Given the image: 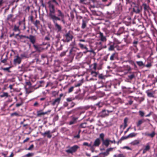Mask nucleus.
Here are the masks:
<instances>
[{
	"mask_svg": "<svg viewBox=\"0 0 157 157\" xmlns=\"http://www.w3.org/2000/svg\"><path fill=\"white\" fill-rule=\"evenodd\" d=\"M48 7L49 8V13L57 21H61L63 24L66 23L64 19V18H60L58 17H56L55 15V10L54 5L52 4L50 1L48 2Z\"/></svg>",
	"mask_w": 157,
	"mask_h": 157,
	"instance_id": "f257e3e1",
	"label": "nucleus"
},
{
	"mask_svg": "<svg viewBox=\"0 0 157 157\" xmlns=\"http://www.w3.org/2000/svg\"><path fill=\"white\" fill-rule=\"evenodd\" d=\"M110 108L112 109H104L102 110L100 113V116L102 117H105L108 116L109 115V113L113 112L115 109L114 107H111Z\"/></svg>",
	"mask_w": 157,
	"mask_h": 157,
	"instance_id": "f03ea898",
	"label": "nucleus"
},
{
	"mask_svg": "<svg viewBox=\"0 0 157 157\" xmlns=\"http://www.w3.org/2000/svg\"><path fill=\"white\" fill-rule=\"evenodd\" d=\"M48 17L50 19L52 20L54 24L55 28L56 29L58 32H60L62 30V27L57 23V21L52 17L49 13Z\"/></svg>",
	"mask_w": 157,
	"mask_h": 157,
	"instance_id": "7ed1b4c3",
	"label": "nucleus"
},
{
	"mask_svg": "<svg viewBox=\"0 0 157 157\" xmlns=\"http://www.w3.org/2000/svg\"><path fill=\"white\" fill-rule=\"evenodd\" d=\"M64 39L62 40L64 42H68L72 40L73 36L70 31L68 32L64 35Z\"/></svg>",
	"mask_w": 157,
	"mask_h": 157,
	"instance_id": "20e7f679",
	"label": "nucleus"
},
{
	"mask_svg": "<svg viewBox=\"0 0 157 157\" xmlns=\"http://www.w3.org/2000/svg\"><path fill=\"white\" fill-rule=\"evenodd\" d=\"M110 143L115 144L116 143V141L114 140H111L108 138H107L102 141V145L106 147H108Z\"/></svg>",
	"mask_w": 157,
	"mask_h": 157,
	"instance_id": "39448f33",
	"label": "nucleus"
},
{
	"mask_svg": "<svg viewBox=\"0 0 157 157\" xmlns=\"http://www.w3.org/2000/svg\"><path fill=\"white\" fill-rule=\"evenodd\" d=\"M50 45L49 44H47V46L45 48L42 46V45H34L33 46L35 49L36 50V51L39 52H40L45 49H47L48 47Z\"/></svg>",
	"mask_w": 157,
	"mask_h": 157,
	"instance_id": "423d86ee",
	"label": "nucleus"
},
{
	"mask_svg": "<svg viewBox=\"0 0 157 157\" xmlns=\"http://www.w3.org/2000/svg\"><path fill=\"white\" fill-rule=\"evenodd\" d=\"M79 147L76 145H75L71 147L68 149L66 150V151L68 153L73 154L76 151Z\"/></svg>",
	"mask_w": 157,
	"mask_h": 157,
	"instance_id": "0eeeda50",
	"label": "nucleus"
},
{
	"mask_svg": "<svg viewBox=\"0 0 157 157\" xmlns=\"http://www.w3.org/2000/svg\"><path fill=\"white\" fill-rule=\"evenodd\" d=\"M141 7H142V9L143 8L144 9V13L147 12L149 13L150 11H151V10L149 6L146 3H143L141 5Z\"/></svg>",
	"mask_w": 157,
	"mask_h": 157,
	"instance_id": "6e6552de",
	"label": "nucleus"
},
{
	"mask_svg": "<svg viewBox=\"0 0 157 157\" xmlns=\"http://www.w3.org/2000/svg\"><path fill=\"white\" fill-rule=\"evenodd\" d=\"M100 144L101 140L99 138H98L95 140L93 144H92V146H93V147H98Z\"/></svg>",
	"mask_w": 157,
	"mask_h": 157,
	"instance_id": "1a4fd4ad",
	"label": "nucleus"
},
{
	"mask_svg": "<svg viewBox=\"0 0 157 157\" xmlns=\"http://www.w3.org/2000/svg\"><path fill=\"white\" fill-rule=\"evenodd\" d=\"M21 61V58L18 55L15 57V58L13 60V63L15 65L17 64H20Z\"/></svg>",
	"mask_w": 157,
	"mask_h": 157,
	"instance_id": "9d476101",
	"label": "nucleus"
},
{
	"mask_svg": "<svg viewBox=\"0 0 157 157\" xmlns=\"http://www.w3.org/2000/svg\"><path fill=\"white\" fill-rule=\"evenodd\" d=\"M142 10L141 6H135L133 8V11L136 13H139Z\"/></svg>",
	"mask_w": 157,
	"mask_h": 157,
	"instance_id": "9b49d317",
	"label": "nucleus"
},
{
	"mask_svg": "<svg viewBox=\"0 0 157 157\" xmlns=\"http://www.w3.org/2000/svg\"><path fill=\"white\" fill-rule=\"evenodd\" d=\"M57 12L58 13L57 16H56V17H58L60 18H64L65 15L64 13L61 11V10H57Z\"/></svg>",
	"mask_w": 157,
	"mask_h": 157,
	"instance_id": "f8f14e48",
	"label": "nucleus"
},
{
	"mask_svg": "<svg viewBox=\"0 0 157 157\" xmlns=\"http://www.w3.org/2000/svg\"><path fill=\"white\" fill-rule=\"evenodd\" d=\"M140 141L139 140H135L131 142L130 144L132 146H136L140 144Z\"/></svg>",
	"mask_w": 157,
	"mask_h": 157,
	"instance_id": "ddd939ff",
	"label": "nucleus"
},
{
	"mask_svg": "<svg viewBox=\"0 0 157 157\" xmlns=\"http://www.w3.org/2000/svg\"><path fill=\"white\" fill-rule=\"evenodd\" d=\"M41 135L44 136H45L46 135H47V137L49 138H50L52 136L49 130L47 131L44 133H42Z\"/></svg>",
	"mask_w": 157,
	"mask_h": 157,
	"instance_id": "4468645a",
	"label": "nucleus"
},
{
	"mask_svg": "<svg viewBox=\"0 0 157 157\" xmlns=\"http://www.w3.org/2000/svg\"><path fill=\"white\" fill-rule=\"evenodd\" d=\"M146 121H150V120L148 119H146V120H144L143 119L140 120H139L138 122L137 123V126L138 127L139 126L142 124L144 122H145Z\"/></svg>",
	"mask_w": 157,
	"mask_h": 157,
	"instance_id": "2eb2a0df",
	"label": "nucleus"
},
{
	"mask_svg": "<svg viewBox=\"0 0 157 157\" xmlns=\"http://www.w3.org/2000/svg\"><path fill=\"white\" fill-rule=\"evenodd\" d=\"M28 39L30 40V42L33 44H34L36 41V38L34 36L30 35Z\"/></svg>",
	"mask_w": 157,
	"mask_h": 157,
	"instance_id": "dca6fc26",
	"label": "nucleus"
},
{
	"mask_svg": "<svg viewBox=\"0 0 157 157\" xmlns=\"http://www.w3.org/2000/svg\"><path fill=\"white\" fill-rule=\"evenodd\" d=\"M150 148V146L148 144H147L144 149L143 152V154H145L147 151L149 150Z\"/></svg>",
	"mask_w": 157,
	"mask_h": 157,
	"instance_id": "f3484780",
	"label": "nucleus"
},
{
	"mask_svg": "<svg viewBox=\"0 0 157 157\" xmlns=\"http://www.w3.org/2000/svg\"><path fill=\"white\" fill-rule=\"evenodd\" d=\"M117 56V53H113L111 55L109 59L111 61H113L116 59Z\"/></svg>",
	"mask_w": 157,
	"mask_h": 157,
	"instance_id": "a211bd4d",
	"label": "nucleus"
},
{
	"mask_svg": "<svg viewBox=\"0 0 157 157\" xmlns=\"http://www.w3.org/2000/svg\"><path fill=\"white\" fill-rule=\"evenodd\" d=\"M146 93L147 94V96L149 97H154V92H151L149 90H148L146 91Z\"/></svg>",
	"mask_w": 157,
	"mask_h": 157,
	"instance_id": "6ab92c4d",
	"label": "nucleus"
},
{
	"mask_svg": "<svg viewBox=\"0 0 157 157\" xmlns=\"http://www.w3.org/2000/svg\"><path fill=\"white\" fill-rule=\"evenodd\" d=\"M87 21L85 20H82V24L81 28L84 29L86 28L87 25Z\"/></svg>",
	"mask_w": 157,
	"mask_h": 157,
	"instance_id": "aec40b11",
	"label": "nucleus"
},
{
	"mask_svg": "<svg viewBox=\"0 0 157 157\" xmlns=\"http://www.w3.org/2000/svg\"><path fill=\"white\" fill-rule=\"evenodd\" d=\"M60 98H57L55 99L54 101L52 102V105H58L60 101Z\"/></svg>",
	"mask_w": 157,
	"mask_h": 157,
	"instance_id": "412c9836",
	"label": "nucleus"
},
{
	"mask_svg": "<svg viewBox=\"0 0 157 157\" xmlns=\"http://www.w3.org/2000/svg\"><path fill=\"white\" fill-rule=\"evenodd\" d=\"M99 36L101 40L102 41H105L106 40V37L103 36V33L100 32L99 33Z\"/></svg>",
	"mask_w": 157,
	"mask_h": 157,
	"instance_id": "4be33fe9",
	"label": "nucleus"
},
{
	"mask_svg": "<svg viewBox=\"0 0 157 157\" xmlns=\"http://www.w3.org/2000/svg\"><path fill=\"white\" fill-rule=\"evenodd\" d=\"M136 62L139 67H143L145 66V63L141 61H137Z\"/></svg>",
	"mask_w": 157,
	"mask_h": 157,
	"instance_id": "5701e85b",
	"label": "nucleus"
},
{
	"mask_svg": "<svg viewBox=\"0 0 157 157\" xmlns=\"http://www.w3.org/2000/svg\"><path fill=\"white\" fill-rule=\"evenodd\" d=\"M144 134L146 136H150L151 137L153 138L155 135V132L153 131L151 133L149 134L146 132Z\"/></svg>",
	"mask_w": 157,
	"mask_h": 157,
	"instance_id": "b1692460",
	"label": "nucleus"
},
{
	"mask_svg": "<svg viewBox=\"0 0 157 157\" xmlns=\"http://www.w3.org/2000/svg\"><path fill=\"white\" fill-rule=\"evenodd\" d=\"M91 0H79V2L84 4H88L90 2Z\"/></svg>",
	"mask_w": 157,
	"mask_h": 157,
	"instance_id": "393cba45",
	"label": "nucleus"
},
{
	"mask_svg": "<svg viewBox=\"0 0 157 157\" xmlns=\"http://www.w3.org/2000/svg\"><path fill=\"white\" fill-rule=\"evenodd\" d=\"M77 119V117H72V120L70 121L69 124L72 125L75 124L76 122Z\"/></svg>",
	"mask_w": 157,
	"mask_h": 157,
	"instance_id": "a878e982",
	"label": "nucleus"
},
{
	"mask_svg": "<svg viewBox=\"0 0 157 157\" xmlns=\"http://www.w3.org/2000/svg\"><path fill=\"white\" fill-rule=\"evenodd\" d=\"M115 47V43H113V44L109 45V46L108 48V50L109 51H113L114 50Z\"/></svg>",
	"mask_w": 157,
	"mask_h": 157,
	"instance_id": "bb28decb",
	"label": "nucleus"
},
{
	"mask_svg": "<svg viewBox=\"0 0 157 157\" xmlns=\"http://www.w3.org/2000/svg\"><path fill=\"white\" fill-rule=\"evenodd\" d=\"M55 46L57 47V50L58 51H60L62 49V45L61 44H55Z\"/></svg>",
	"mask_w": 157,
	"mask_h": 157,
	"instance_id": "cd10ccee",
	"label": "nucleus"
},
{
	"mask_svg": "<svg viewBox=\"0 0 157 157\" xmlns=\"http://www.w3.org/2000/svg\"><path fill=\"white\" fill-rule=\"evenodd\" d=\"M138 43V39L135 38L134 41L132 42V44L133 46L136 48L137 47V44Z\"/></svg>",
	"mask_w": 157,
	"mask_h": 157,
	"instance_id": "c85d7f7f",
	"label": "nucleus"
},
{
	"mask_svg": "<svg viewBox=\"0 0 157 157\" xmlns=\"http://www.w3.org/2000/svg\"><path fill=\"white\" fill-rule=\"evenodd\" d=\"M47 113V112H42V110H41L37 111V116H40L42 115H44Z\"/></svg>",
	"mask_w": 157,
	"mask_h": 157,
	"instance_id": "c756f323",
	"label": "nucleus"
},
{
	"mask_svg": "<svg viewBox=\"0 0 157 157\" xmlns=\"http://www.w3.org/2000/svg\"><path fill=\"white\" fill-rule=\"evenodd\" d=\"M111 86V84L107 83L104 86L106 88L105 89H104V90L105 91H108L110 90V87Z\"/></svg>",
	"mask_w": 157,
	"mask_h": 157,
	"instance_id": "7c9ffc66",
	"label": "nucleus"
},
{
	"mask_svg": "<svg viewBox=\"0 0 157 157\" xmlns=\"http://www.w3.org/2000/svg\"><path fill=\"white\" fill-rule=\"evenodd\" d=\"M124 29L122 28H120L115 34L117 36H120L123 32Z\"/></svg>",
	"mask_w": 157,
	"mask_h": 157,
	"instance_id": "2f4dec72",
	"label": "nucleus"
},
{
	"mask_svg": "<svg viewBox=\"0 0 157 157\" xmlns=\"http://www.w3.org/2000/svg\"><path fill=\"white\" fill-rule=\"evenodd\" d=\"M96 86L98 88H99L101 87H104L103 86V83L101 82H97L96 85Z\"/></svg>",
	"mask_w": 157,
	"mask_h": 157,
	"instance_id": "473e14b6",
	"label": "nucleus"
},
{
	"mask_svg": "<svg viewBox=\"0 0 157 157\" xmlns=\"http://www.w3.org/2000/svg\"><path fill=\"white\" fill-rule=\"evenodd\" d=\"M125 68L126 69L127 71L128 72L126 73V74H127L128 73H131V71L132 70V68L131 67L129 66L128 65H127L125 66Z\"/></svg>",
	"mask_w": 157,
	"mask_h": 157,
	"instance_id": "72a5a7b5",
	"label": "nucleus"
},
{
	"mask_svg": "<svg viewBox=\"0 0 157 157\" xmlns=\"http://www.w3.org/2000/svg\"><path fill=\"white\" fill-rule=\"evenodd\" d=\"M78 45L82 49H85L86 50H87L88 48L86 47L83 44H82L81 43H79L78 44Z\"/></svg>",
	"mask_w": 157,
	"mask_h": 157,
	"instance_id": "f704fd0d",
	"label": "nucleus"
},
{
	"mask_svg": "<svg viewBox=\"0 0 157 157\" xmlns=\"http://www.w3.org/2000/svg\"><path fill=\"white\" fill-rule=\"evenodd\" d=\"M137 135L136 133H135L134 132H132L130 133L128 135L129 138H133L134 137H136Z\"/></svg>",
	"mask_w": 157,
	"mask_h": 157,
	"instance_id": "c9c22d12",
	"label": "nucleus"
},
{
	"mask_svg": "<svg viewBox=\"0 0 157 157\" xmlns=\"http://www.w3.org/2000/svg\"><path fill=\"white\" fill-rule=\"evenodd\" d=\"M129 63L131 64L134 67V68L135 69H136L137 68V67L134 61L131 60L129 61Z\"/></svg>",
	"mask_w": 157,
	"mask_h": 157,
	"instance_id": "e433bc0d",
	"label": "nucleus"
},
{
	"mask_svg": "<svg viewBox=\"0 0 157 157\" xmlns=\"http://www.w3.org/2000/svg\"><path fill=\"white\" fill-rule=\"evenodd\" d=\"M13 30L15 32H17V31L20 32V30L19 28V26H17L16 25H14V26Z\"/></svg>",
	"mask_w": 157,
	"mask_h": 157,
	"instance_id": "4c0bfd02",
	"label": "nucleus"
},
{
	"mask_svg": "<svg viewBox=\"0 0 157 157\" xmlns=\"http://www.w3.org/2000/svg\"><path fill=\"white\" fill-rule=\"evenodd\" d=\"M98 98V97L96 96H90L89 97V99L92 101H94L95 100H96Z\"/></svg>",
	"mask_w": 157,
	"mask_h": 157,
	"instance_id": "58836bf2",
	"label": "nucleus"
},
{
	"mask_svg": "<svg viewBox=\"0 0 157 157\" xmlns=\"http://www.w3.org/2000/svg\"><path fill=\"white\" fill-rule=\"evenodd\" d=\"M4 97H8V94L7 92H4L3 94L0 95V97L1 98H3Z\"/></svg>",
	"mask_w": 157,
	"mask_h": 157,
	"instance_id": "ea45409f",
	"label": "nucleus"
},
{
	"mask_svg": "<svg viewBox=\"0 0 157 157\" xmlns=\"http://www.w3.org/2000/svg\"><path fill=\"white\" fill-rule=\"evenodd\" d=\"M92 143V142H91V143L90 144H89L87 142H85L83 143V145L84 146H87L90 147L92 146V144H91Z\"/></svg>",
	"mask_w": 157,
	"mask_h": 157,
	"instance_id": "a19ab883",
	"label": "nucleus"
},
{
	"mask_svg": "<svg viewBox=\"0 0 157 157\" xmlns=\"http://www.w3.org/2000/svg\"><path fill=\"white\" fill-rule=\"evenodd\" d=\"M91 74L93 76L95 77H97L98 74V72L94 71H92Z\"/></svg>",
	"mask_w": 157,
	"mask_h": 157,
	"instance_id": "79ce46f5",
	"label": "nucleus"
},
{
	"mask_svg": "<svg viewBox=\"0 0 157 157\" xmlns=\"http://www.w3.org/2000/svg\"><path fill=\"white\" fill-rule=\"evenodd\" d=\"M100 154H102L104 155V157H105V156L108 155H109V153L106 150V152L101 153H100Z\"/></svg>",
	"mask_w": 157,
	"mask_h": 157,
	"instance_id": "37998d69",
	"label": "nucleus"
},
{
	"mask_svg": "<svg viewBox=\"0 0 157 157\" xmlns=\"http://www.w3.org/2000/svg\"><path fill=\"white\" fill-rule=\"evenodd\" d=\"M75 88V87L74 86L71 87L68 90V93H70L72 92L73 90Z\"/></svg>",
	"mask_w": 157,
	"mask_h": 157,
	"instance_id": "c03bdc74",
	"label": "nucleus"
},
{
	"mask_svg": "<svg viewBox=\"0 0 157 157\" xmlns=\"http://www.w3.org/2000/svg\"><path fill=\"white\" fill-rule=\"evenodd\" d=\"M139 115L141 117H143L145 114V113L142 111H140L139 112Z\"/></svg>",
	"mask_w": 157,
	"mask_h": 157,
	"instance_id": "a18cd8bd",
	"label": "nucleus"
},
{
	"mask_svg": "<svg viewBox=\"0 0 157 157\" xmlns=\"http://www.w3.org/2000/svg\"><path fill=\"white\" fill-rule=\"evenodd\" d=\"M104 136L105 135L103 133H101L100 134V138L101 139L102 141L105 140V139H104Z\"/></svg>",
	"mask_w": 157,
	"mask_h": 157,
	"instance_id": "49530a36",
	"label": "nucleus"
},
{
	"mask_svg": "<svg viewBox=\"0 0 157 157\" xmlns=\"http://www.w3.org/2000/svg\"><path fill=\"white\" fill-rule=\"evenodd\" d=\"M40 24V21L38 20H36L35 22L34 23L35 26L37 28L38 27V25Z\"/></svg>",
	"mask_w": 157,
	"mask_h": 157,
	"instance_id": "de8ad7c7",
	"label": "nucleus"
},
{
	"mask_svg": "<svg viewBox=\"0 0 157 157\" xmlns=\"http://www.w3.org/2000/svg\"><path fill=\"white\" fill-rule=\"evenodd\" d=\"M80 127L81 128H85L86 127V123H84L80 124Z\"/></svg>",
	"mask_w": 157,
	"mask_h": 157,
	"instance_id": "09e8293b",
	"label": "nucleus"
},
{
	"mask_svg": "<svg viewBox=\"0 0 157 157\" xmlns=\"http://www.w3.org/2000/svg\"><path fill=\"white\" fill-rule=\"evenodd\" d=\"M10 115L11 117L13 116H19V114L16 112L11 113Z\"/></svg>",
	"mask_w": 157,
	"mask_h": 157,
	"instance_id": "8fccbe9b",
	"label": "nucleus"
},
{
	"mask_svg": "<svg viewBox=\"0 0 157 157\" xmlns=\"http://www.w3.org/2000/svg\"><path fill=\"white\" fill-rule=\"evenodd\" d=\"M11 68V67H8L3 68H2V70L4 71H6L9 72H10V69Z\"/></svg>",
	"mask_w": 157,
	"mask_h": 157,
	"instance_id": "3c124183",
	"label": "nucleus"
},
{
	"mask_svg": "<svg viewBox=\"0 0 157 157\" xmlns=\"http://www.w3.org/2000/svg\"><path fill=\"white\" fill-rule=\"evenodd\" d=\"M21 58H26L27 57V55L25 53L22 54L21 55Z\"/></svg>",
	"mask_w": 157,
	"mask_h": 157,
	"instance_id": "603ef678",
	"label": "nucleus"
},
{
	"mask_svg": "<svg viewBox=\"0 0 157 157\" xmlns=\"http://www.w3.org/2000/svg\"><path fill=\"white\" fill-rule=\"evenodd\" d=\"M33 155L34 154L33 153H29L25 155L26 157H30L33 156Z\"/></svg>",
	"mask_w": 157,
	"mask_h": 157,
	"instance_id": "864d4df0",
	"label": "nucleus"
},
{
	"mask_svg": "<svg viewBox=\"0 0 157 157\" xmlns=\"http://www.w3.org/2000/svg\"><path fill=\"white\" fill-rule=\"evenodd\" d=\"M128 77L130 79L132 80L135 77V75L133 74H132L131 75H128Z\"/></svg>",
	"mask_w": 157,
	"mask_h": 157,
	"instance_id": "5fc2aeb1",
	"label": "nucleus"
},
{
	"mask_svg": "<svg viewBox=\"0 0 157 157\" xmlns=\"http://www.w3.org/2000/svg\"><path fill=\"white\" fill-rule=\"evenodd\" d=\"M13 16V15L12 14H9L7 17V20H10Z\"/></svg>",
	"mask_w": 157,
	"mask_h": 157,
	"instance_id": "6e6d98bb",
	"label": "nucleus"
},
{
	"mask_svg": "<svg viewBox=\"0 0 157 157\" xmlns=\"http://www.w3.org/2000/svg\"><path fill=\"white\" fill-rule=\"evenodd\" d=\"M128 138H129L128 135L126 136H123L121 138V140H123L125 139H126Z\"/></svg>",
	"mask_w": 157,
	"mask_h": 157,
	"instance_id": "4d7b16f0",
	"label": "nucleus"
},
{
	"mask_svg": "<svg viewBox=\"0 0 157 157\" xmlns=\"http://www.w3.org/2000/svg\"><path fill=\"white\" fill-rule=\"evenodd\" d=\"M113 40H114V42L113 43H114L115 44V43H117V44L120 43V42H119V41L116 38H114L113 39Z\"/></svg>",
	"mask_w": 157,
	"mask_h": 157,
	"instance_id": "13d9d810",
	"label": "nucleus"
},
{
	"mask_svg": "<svg viewBox=\"0 0 157 157\" xmlns=\"http://www.w3.org/2000/svg\"><path fill=\"white\" fill-rule=\"evenodd\" d=\"M33 147H34L33 144H31L28 148L26 149V150H31L33 148Z\"/></svg>",
	"mask_w": 157,
	"mask_h": 157,
	"instance_id": "bf43d9fd",
	"label": "nucleus"
},
{
	"mask_svg": "<svg viewBox=\"0 0 157 157\" xmlns=\"http://www.w3.org/2000/svg\"><path fill=\"white\" fill-rule=\"evenodd\" d=\"M122 148L123 149H126L127 150H132V149L131 148H130L129 147L127 146H124L122 147Z\"/></svg>",
	"mask_w": 157,
	"mask_h": 157,
	"instance_id": "052dcab7",
	"label": "nucleus"
},
{
	"mask_svg": "<svg viewBox=\"0 0 157 157\" xmlns=\"http://www.w3.org/2000/svg\"><path fill=\"white\" fill-rule=\"evenodd\" d=\"M59 119V116L58 115H55L53 118V121H57Z\"/></svg>",
	"mask_w": 157,
	"mask_h": 157,
	"instance_id": "680f3d73",
	"label": "nucleus"
},
{
	"mask_svg": "<svg viewBox=\"0 0 157 157\" xmlns=\"http://www.w3.org/2000/svg\"><path fill=\"white\" fill-rule=\"evenodd\" d=\"M67 51H63L61 52V54L60 55V56L61 57H62L65 56L66 54V52H67Z\"/></svg>",
	"mask_w": 157,
	"mask_h": 157,
	"instance_id": "e2e57ef3",
	"label": "nucleus"
},
{
	"mask_svg": "<svg viewBox=\"0 0 157 157\" xmlns=\"http://www.w3.org/2000/svg\"><path fill=\"white\" fill-rule=\"evenodd\" d=\"M93 68L94 70H96L97 69V63H94L93 64Z\"/></svg>",
	"mask_w": 157,
	"mask_h": 157,
	"instance_id": "0e129e2a",
	"label": "nucleus"
},
{
	"mask_svg": "<svg viewBox=\"0 0 157 157\" xmlns=\"http://www.w3.org/2000/svg\"><path fill=\"white\" fill-rule=\"evenodd\" d=\"M109 54H108L107 55L105 56L103 58V60L105 61H107V59L108 58V56L109 55Z\"/></svg>",
	"mask_w": 157,
	"mask_h": 157,
	"instance_id": "69168bd1",
	"label": "nucleus"
},
{
	"mask_svg": "<svg viewBox=\"0 0 157 157\" xmlns=\"http://www.w3.org/2000/svg\"><path fill=\"white\" fill-rule=\"evenodd\" d=\"M23 104V102H21L20 103H17L16 104V106L17 107L21 106Z\"/></svg>",
	"mask_w": 157,
	"mask_h": 157,
	"instance_id": "338daca9",
	"label": "nucleus"
},
{
	"mask_svg": "<svg viewBox=\"0 0 157 157\" xmlns=\"http://www.w3.org/2000/svg\"><path fill=\"white\" fill-rule=\"evenodd\" d=\"M117 157H125L123 154H120L118 155Z\"/></svg>",
	"mask_w": 157,
	"mask_h": 157,
	"instance_id": "774afa93",
	"label": "nucleus"
}]
</instances>
